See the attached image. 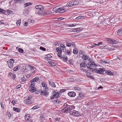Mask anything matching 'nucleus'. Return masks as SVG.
<instances>
[{
    "label": "nucleus",
    "mask_w": 122,
    "mask_h": 122,
    "mask_svg": "<svg viewBox=\"0 0 122 122\" xmlns=\"http://www.w3.org/2000/svg\"><path fill=\"white\" fill-rule=\"evenodd\" d=\"M36 9V13L38 15H47L46 12L44 10V7L41 5H36L35 6Z\"/></svg>",
    "instance_id": "f257e3e1"
},
{
    "label": "nucleus",
    "mask_w": 122,
    "mask_h": 122,
    "mask_svg": "<svg viewBox=\"0 0 122 122\" xmlns=\"http://www.w3.org/2000/svg\"><path fill=\"white\" fill-rule=\"evenodd\" d=\"M53 11L56 13H63L65 12L66 11L65 9L63 8V7H61L56 9L54 8L53 9Z\"/></svg>",
    "instance_id": "f03ea898"
},
{
    "label": "nucleus",
    "mask_w": 122,
    "mask_h": 122,
    "mask_svg": "<svg viewBox=\"0 0 122 122\" xmlns=\"http://www.w3.org/2000/svg\"><path fill=\"white\" fill-rule=\"evenodd\" d=\"M106 41L107 42L112 44H116L117 42V41L111 38H107L106 39Z\"/></svg>",
    "instance_id": "7ed1b4c3"
},
{
    "label": "nucleus",
    "mask_w": 122,
    "mask_h": 122,
    "mask_svg": "<svg viewBox=\"0 0 122 122\" xmlns=\"http://www.w3.org/2000/svg\"><path fill=\"white\" fill-rule=\"evenodd\" d=\"M96 65L94 62L90 61L87 64V68L92 70L91 71H93V69L92 67L93 66L95 67V66Z\"/></svg>",
    "instance_id": "20e7f679"
},
{
    "label": "nucleus",
    "mask_w": 122,
    "mask_h": 122,
    "mask_svg": "<svg viewBox=\"0 0 122 122\" xmlns=\"http://www.w3.org/2000/svg\"><path fill=\"white\" fill-rule=\"evenodd\" d=\"M69 113L70 114L75 115L76 117H78L81 115L79 112L75 110L70 112Z\"/></svg>",
    "instance_id": "39448f33"
},
{
    "label": "nucleus",
    "mask_w": 122,
    "mask_h": 122,
    "mask_svg": "<svg viewBox=\"0 0 122 122\" xmlns=\"http://www.w3.org/2000/svg\"><path fill=\"white\" fill-rule=\"evenodd\" d=\"M76 2L73 1H70L66 5V6L68 7H70L74 5H75L76 4L75 3Z\"/></svg>",
    "instance_id": "423d86ee"
},
{
    "label": "nucleus",
    "mask_w": 122,
    "mask_h": 122,
    "mask_svg": "<svg viewBox=\"0 0 122 122\" xmlns=\"http://www.w3.org/2000/svg\"><path fill=\"white\" fill-rule=\"evenodd\" d=\"M25 118L26 121H30L31 122V119L30 117L29 114L26 113L25 115Z\"/></svg>",
    "instance_id": "0eeeda50"
},
{
    "label": "nucleus",
    "mask_w": 122,
    "mask_h": 122,
    "mask_svg": "<svg viewBox=\"0 0 122 122\" xmlns=\"http://www.w3.org/2000/svg\"><path fill=\"white\" fill-rule=\"evenodd\" d=\"M70 109V108L67 106L62 110V112L65 113H67Z\"/></svg>",
    "instance_id": "6e6552de"
},
{
    "label": "nucleus",
    "mask_w": 122,
    "mask_h": 122,
    "mask_svg": "<svg viewBox=\"0 0 122 122\" xmlns=\"http://www.w3.org/2000/svg\"><path fill=\"white\" fill-rule=\"evenodd\" d=\"M41 94L44 96L47 97L49 93L46 90L43 91L41 90Z\"/></svg>",
    "instance_id": "1a4fd4ad"
},
{
    "label": "nucleus",
    "mask_w": 122,
    "mask_h": 122,
    "mask_svg": "<svg viewBox=\"0 0 122 122\" xmlns=\"http://www.w3.org/2000/svg\"><path fill=\"white\" fill-rule=\"evenodd\" d=\"M66 45L67 46H68V47H70L72 46H74L75 47V44L74 43H73L72 42H67L66 43Z\"/></svg>",
    "instance_id": "9d476101"
},
{
    "label": "nucleus",
    "mask_w": 122,
    "mask_h": 122,
    "mask_svg": "<svg viewBox=\"0 0 122 122\" xmlns=\"http://www.w3.org/2000/svg\"><path fill=\"white\" fill-rule=\"evenodd\" d=\"M68 95L71 97H74L76 95V94L74 92H69L68 93Z\"/></svg>",
    "instance_id": "9b49d317"
},
{
    "label": "nucleus",
    "mask_w": 122,
    "mask_h": 122,
    "mask_svg": "<svg viewBox=\"0 0 122 122\" xmlns=\"http://www.w3.org/2000/svg\"><path fill=\"white\" fill-rule=\"evenodd\" d=\"M36 88L34 86H30L29 87V91L31 92H33L36 90Z\"/></svg>",
    "instance_id": "f8f14e48"
},
{
    "label": "nucleus",
    "mask_w": 122,
    "mask_h": 122,
    "mask_svg": "<svg viewBox=\"0 0 122 122\" xmlns=\"http://www.w3.org/2000/svg\"><path fill=\"white\" fill-rule=\"evenodd\" d=\"M80 67L79 69L82 68H84L86 67V66H87V64H85V63L83 62L81 63L80 64Z\"/></svg>",
    "instance_id": "ddd939ff"
},
{
    "label": "nucleus",
    "mask_w": 122,
    "mask_h": 122,
    "mask_svg": "<svg viewBox=\"0 0 122 122\" xmlns=\"http://www.w3.org/2000/svg\"><path fill=\"white\" fill-rule=\"evenodd\" d=\"M24 102L26 104H30L32 103L31 100L28 99H27L25 100L24 101Z\"/></svg>",
    "instance_id": "4468645a"
},
{
    "label": "nucleus",
    "mask_w": 122,
    "mask_h": 122,
    "mask_svg": "<svg viewBox=\"0 0 122 122\" xmlns=\"http://www.w3.org/2000/svg\"><path fill=\"white\" fill-rule=\"evenodd\" d=\"M39 79V78L38 77H36L34 78L31 80L30 81L31 83H33L35 82L38 81Z\"/></svg>",
    "instance_id": "2eb2a0df"
},
{
    "label": "nucleus",
    "mask_w": 122,
    "mask_h": 122,
    "mask_svg": "<svg viewBox=\"0 0 122 122\" xmlns=\"http://www.w3.org/2000/svg\"><path fill=\"white\" fill-rule=\"evenodd\" d=\"M105 72L106 74L108 75H113V73L111 71H110L106 70L105 71Z\"/></svg>",
    "instance_id": "dca6fc26"
},
{
    "label": "nucleus",
    "mask_w": 122,
    "mask_h": 122,
    "mask_svg": "<svg viewBox=\"0 0 122 122\" xmlns=\"http://www.w3.org/2000/svg\"><path fill=\"white\" fill-rule=\"evenodd\" d=\"M49 84L50 86H51L52 87H56L55 83L51 81H48Z\"/></svg>",
    "instance_id": "f3484780"
},
{
    "label": "nucleus",
    "mask_w": 122,
    "mask_h": 122,
    "mask_svg": "<svg viewBox=\"0 0 122 122\" xmlns=\"http://www.w3.org/2000/svg\"><path fill=\"white\" fill-rule=\"evenodd\" d=\"M14 1L15 3H23L24 2V0H15Z\"/></svg>",
    "instance_id": "a211bd4d"
},
{
    "label": "nucleus",
    "mask_w": 122,
    "mask_h": 122,
    "mask_svg": "<svg viewBox=\"0 0 122 122\" xmlns=\"http://www.w3.org/2000/svg\"><path fill=\"white\" fill-rule=\"evenodd\" d=\"M117 35L119 36H122V28H121L118 30Z\"/></svg>",
    "instance_id": "6ab92c4d"
},
{
    "label": "nucleus",
    "mask_w": 122,
    "mask_h": 122,
    "mask_svg": "<svg viewBox=\"0 0 122 122\" xmlns=\"http://www.w3.org/2000/svg\"><path fill=\"white\" fill-rule=\"evenodd\" d=\"M60 48L61 49H62L63 50H64V49L66 47L65 46L64 44L61 43L60 45Z\"/></svg>",
    "instance_id": "aec40b11"
},
{
    "label": "nucleus",
    "mask_w": 122,
    "mask_h": 122,
    "mask_svg": "<svg viewBox=\"0 0 122 122\" xmlns=\"http://www.w3.org/2000/svg\"><path fill=\"white\" fill-rule=\"evenodd\" d=\"M13 111L18 112H19L20 111V110L19 108L15 107L13 108Z\"/></svg>",
    "instance_id": "412c9836"
},
{
    "label": "nucleus",
    "mask_w": 122,
    "mask_h": 122,
    "mask_svg": "<svg viewBox=\"0 0 122 122\" xmlns=\"http://www.w3.org/2000/svg\"><path fill=\"white\" fill-rule=\"evenodd\" d=\"M80 70L82 71L83 72H89V71L88 70L85 69H84V68H81L80 69Z\"/></svg>",
    "instance_id": "4be33fe9"
},
{
    "label": "nucleus",
    "mask_w": 122,
    "mask_h": 122,
    "mask_svg": "<svg viewBox=\"0 0 122 122\" xmlns=\"http://www.w3.org/2000/svg\"><path fill=\"white\" fill-rule=\"evenodd\" d=\"M32 3L31 2H28L25 3L24 4V6L25 7H26L32 5Z\"/></svg>",
    "instance_id": "5701e85b"
},
{
    "label": "nucleus",
    "mask_w": 122,
    "mask_h": 122,
    "mask_svg": "<svg viewBox=\"0 0 122 122\" xmlns=\"http://www.w3.org/2000/svg\"><path fill=\"white\" fill-rule=\"evenodd\" d=\"M74 30H75L76 31H80L82 30V28H74L73 29Z\"/></svg>",
    "instance_id": "b1692460"
},
{
    "label": "nucleus",
    "mask_w": 122,
    "mask_h": 122,
    "mask_svg": "<svg viewBox=\"0 0 122 122\" xmlns=\"http://www.w3.org/2000/svg\"><path fill=\"white\" fill-rule=\"evenodd\" d=\"M82 58L84 60H86L88 59V57L86 55H83L82 56Z\"/></svg>",
    "instance_id": "393cba45"
},
{
    "label": "nucleus",
    "mask_w": 122,
    "mask_h": 122,
    "mask_svg": "<svg viewBox=\"0 0 122 122\" xmlns=\"http://www.w3.org/2000/svg\"><path fill=\"white\" fill-rule=\"evenodd\" d=\"M42 84L43 87L44 88L46 89V90L47 89H48V88H46L47 86L45 83L44 82H43L42 83Z\"/></svg>",
    "instance_id": "a878e982"
},
{
    "label": "nucleus",
    "mask_w": 122,
    "mask_h": 122,
    "mask_svg": "<svg viewBox=\"0 0 122 122\" xmlns=\"http://www.w3.org/2000/svg\"><path fill=\"white\" fill-rule=\"evenodd\" d=\"M56 49L58 53H61L62 51L61 49L59 47H57L56 48Z\"/></svg>",
    "instance_id": "bb28decb"
},
{
    "label": "nucleus",
    "mask_w": 122,
    "mask_h": 122,
    "mask_svg": "<svg viewBox=\"0 0 122 122\" xmlns=\"http://www.w3.org/2000/svg\"><path fill=\"white\" fill-rule=\"evenodd\" d=\"M54 94L55 96V98H58L60 97V93H59L57 92L55 93V92Z\"/></svg>",
    "instance_id": "cd10ccee"
},
{
    "label": "nucleus",
    "mask_w": 122,
    "mask_h": 122,
    "mask_svg": "<svg viewBox=\"0 0 122 122\" xmlns=\"http://www.w3.org/2000/svg\"><path fill=\"white\" fill-rule=\"evenodd\" d=\"M99 69L100 71V74H102L104 72V71H105V69L103 68H100Z\"/></svg>",
    "instance_id": "c85d7f7f"
},
{
    "label": "nucleus",
    "mask_w": 122,
    "mask_h": 122,
    "mask_svg": "<svg viewBox=\"0 0 122 122\" xmlns=\"http://www.w3.org/2000/svg\"><path fill=\"white\" fill-rule=\"evenodd\" d=\"M49 62L51 66H55L56 65V64L53 62L49 61Z\"/></svg>",
    "instance_id": "c756f323"
},
{
    "label": "nucleus",
    "mask_w": 122,
    "mask_h": 122,
    "mask_svg": "<svg viewBox=\"0 0 122 122\" xmlns=\"http://www.w3.org/2000/svg\"><path fill=\"white\" fill-rule=\"evenodd\" d=\"M20 66H16L14 69L13 70L14 71H16L19 69Z\"/></svg>",
    "instance_id": "7c9ffc66"
},
{
    "label": "nucleus",
    "mask_w": 122,
    "mask_h": 122,
    "mask_svg": "<svg viewBox=\"0 0 122 122\" xmlns=\"http://www.w3.org/2000/svg\"><path fill=\"white\" fill-rule=\"evenodd\" d=\"M6 12V11L0 8V13L4 14Z\"/></svg>",
    "instance_id": "2f4dec72"
},
{
    "label": "nucleus",
    "mask_w": 122,
    "mask_h": 122,
    "mask_svg": "<svg viewBox=\"0 0 122 122\" xmlns=\"http://www.w3.org/2000/svg\"><path fill=\"white\" fill-rule=\"evenodd\" d=\"M52 57V56L50 55H47L46 57H45V59H48V60L49 59L51 58Z\"/></svg>",
    "instance_id": "473e14b6"
},
{
    "label": "nucleus",
    "mask_w": 122,
    "mask_h": 122,
    "mask_svg": "<svg viewBox=\"0 0 122 122\" xmlns=\"http://www.w3.org/2000/svg\"><path fill=\"white\" fill-rule=\"evenodd\" d=\"M65 53L66 54L68 55H70L71 54V51L68 50L66 51Z\"/></svg>",
    "instance_id": "72a5a7b5"
},
{
    "label": "nucleus",
    "mask_w": 122,
    "mask_h": 122,
    "mask_svg": "<svg viewBox=\"0 0 122 122\" xmlns=\"http://www.w3.org/2000/svg\"><path fill=\"white\" fill-rule=\"evenodd\" d=\"M93 71H95L97 73L100 74V69L99 70L96 68H95L94 69H93Z\"/></svg>",
    "instance_id": "f704fd0d"
},
{
    "label": "nucleus",
    "mask_w": 122,
    "mask_h": 122,
    "mask_svg": "<svg viewBox=\"0 0 122 122\" xmlns=\"http://www.w3.org/2000/svg\"><path fill=\"white\" fill-rule=\"evenodd\" d=\"M8 65L9 67L10 68H12L13 66V65L12 62H11V63L9 64Z\"/></svg>",
    "instance_id": "c9c22d12"
},
{
    "label": "nucleus",
    "mask_w": 122,
    "mask_h": 122,
    "mask_svg": "<svg viewBox=\"0 0 122 122\" xmlns=\"http://www.w3.org/2000/svg\"><path fill=\"white\" fill-rule=\"evenodd\" d=\"M100 61V62L102 63H104L105 64H109V62H107L106 61L103 60H101Z\"/></svg>",
    "instance_id": "e433bc0d"
},
{
    "label": "nucleus",
    "mask_w": 122,
    "mask_h": 122,
    "mask_svg": "<svg viewBox=\"0 0 122 122\" xmlns=\"http://www.w3.org/2000/svg\"><path fill=\"white\" fill-rule=\"evenodd\" d=\"M30 22H25L24 24H23V26H26L28 25L29 23Z\"/></svg>",
    "instance_id": "4c0bfd02"
},
{
    "label": "nucleus",
    "mask_w": 122,
    "mask_h": 122,
    "mask_svg": "<svg viewBox=\"0 0 122 122\" xmlns=\"http://www.w3.org/2000/svg\"><path fill=\"white\" fill-rule=\"evenodd\" d=\"M7 12L8 15L12 13V11L11 10H7Z\"/></svg>",
    "instance_id": "58836bf2"
},
{
    "label": "nucleus",
    "mask_w": 122,
    "mask_h": 122,
    "mask_svg": "<svg viewBox=\"0 0 122 122\" xmlns=\"http://www.w3.org/2000/svg\"><path fill=\"white\" fill-rule=\"evenodd\" d=\"M86 76L88 77H91V76L90 75V74L88 72H86Z\"/></svg>",
    "instance_id": "ea45409f"
},
{
    "label": "nucleus",
    "mask_w": 122,
    "mask_h": 122,
    "mask_svg": "<svg viewBox=\"0 0 122 122\" xmlns=\"http://www.w3.org/2000/svg\"><path fill=\"white\" fill-rule=\"evenodd\" d=\"M21 22V20L20 19L17 22V24H18L19 25H20V23Z\"/></svg>",
    "instance_id": "a19ab883"
},
{
    "label": "nucleus",
    "mask_w": 122,
    "mask_h": 122,
    "mask_svg": "<svg viewBox=\"0 0 122 122\" xmlns=\"http://www.w3.org/2000/svg\"><path fill=\"white\" fill-rule=\"evenodd\" d=\"M61 53H58L57 54L58 56L61 58H62V56L61 55Z\"/></svg>",
    "instance_id": "79ce46f5"
},
{
    "label": "nucleus",
    "mask_w": 122,
    "mask_h": 122,
    "mask_svg": "<svg viewBox=\"0 0 122 122\" xmlns=\"http://www.w3.org/2000/svg\"><path fill=\"white\" fill-rule=\"evenodd\" d=\"M69 64L72 65H73V61L71 59V60H69Z\"/></svg>",
    "instance_id": "37998d69"
},
{
    "label": "nucleus",
    "mask_w": 122,
    "mask_h": 122,
    "mask_svg": "<svg viewBox=\"0 0 122 122\" xmlns=\"http://www.w3.org/2000/svg\"><path fill=\"white\" fill-rule=\"evenodd\" d=\"M40 49L41 50L44 51H45L46 50V49L45 48L43 47L42 46H41L40 47Z\"/></svg>",
    "instance_id": "c03bdc74"
},
{
    "label": "nucleus",
    "mask_w": 122,
    "mask_h": 122,
    "mask_svg": "<svg viewBox=\"0 0 122 122\" xmlns=\"http://www.w3.org/2000/svg\"><path fill=\"white\" fill-rule=\"evenodd\" d=\"M20 53H22L23 52V50L21 48H19L18 49Z\"/></svg>",
    "instance_id": "a18cd8bd"
},
{
    "label": "nucleus",
    "mask_w": 122,
    "mask_h": 122,
    "mask_svg": "<svg viewBox=\"0 0 122 122\" xmlns=\"http://www.w3.org/2000/svg\"><path fill=\"white\" fill-rule=\"evenodd\" d=\"M38 108V106L37 105H36V106H34L32 108V109H36Z\"/></svg>",
    "instance_id": "49530a36"
},
{
    "label": "nucleus",
    "mask_w": 122,
    "mask_h": 122,
    "mask_svg": "<svg viewBox=\"0 0 122 122\" xmlns=\"http://www.w3.org/2000/svg\"><path fill=\"white\" fill-rule=\"evenodd\" d=\"M66 91V90L65 89H61L60 91L59 92L60 93H62L65 92Z\"/></svg>",
    "instance_id": "de8ad7c7"
},
{
    "label": "nucleus",
    "mask_w": 122,
    "mask_h": 122,
    "mask_svg": "<svg viewBox=\"0 0 122 122\" xmlns=\"http://www.w3.org/2000/svg\"><path fill=\"white\" fill-rule=\"evenodd\" d=\"M7 115L8 116V117L10 118L11 116L10 113L9 112H8L7 113Z\"/></svg>",
    "instance_id": "09e8293b"
},
{
    "label": "nucleus",
    "mask_w": 122,
    "mask_h": 122,
    "mask_svg": "<svg viewBox=\"0 0 122 122\" xmlns=\"http://www.w3.org/2000/svg\"><path fill=\"white\" fill-rule=\"evenodd\" d=\"M63 59L64 60V61L65 62H66L67 61V57H63Z\"/></svg>",
    "instance_id": "8fccbe9b"
},
{
    "label": "nucleus",
    "mask_w": 122,
    "mask_h": 122,
    "mask_svg": "<svg viewBox=\"0 0 122 122\" xmlns=\"http://www.w3.org/2000/svg\"><path fill=\"white\" fill-rule=\"evenodd\" d=\"M73 53L74 54H76L78 53V52L77 51L74 49L73 51Z\"/></svg>",
    "instance_id": "3c124183"
},
{
    "label": "nucleus",
    "mask_w": 122,
    "mask_h": 122,
    "mask_svg": "<svg viewBox=\"0 0 122 122\" xmlns=\"http://www.w3.org/2000/svg\"><path fill=\"white\" fill-rule=\"evenodd\" d=\"M82 17V16H79L76 17V20H78L80 19H81V18Z\"/></svg>",
    "instance_id": "603ef678"
},
{
    "label": "nucleus",
    "mask_w": 122,
    "mask_h": 122,
    "mask_svg": "<svg viewBox=\"0 0 122 122\" xmlns=\"http://www.w3.org/2000/svg\"><path fill=\"white\" fill-rule=\"evenodd\" d=\"M21 86V85H18L16 87L17 89H18L20 88Z\"/></svg>",
    "instance_id": "864d4df0"
},
{
    "label": "nucleus",
    "mask_w": 122,
    "mask_h": 122,
    "mask_svg": "<svg viewBox=\"0 0 122 122\" xmlns=\"http://www.w3.org/2000/svg\"><path fill=\"white\" fill-rule=\"evenodd\" d=\"M53 95L51 97V99H54L55 97V96L53 93Z\"/></svg>",
    "instance_id": "5fc2aeb1"
},
{
    "label": "nucleus",
    "mask_w": 122,
    "mask_h": 122,
    "mask_svg": "<svg viewBox=\"0 0 122 122\" xmlns=\"http://www.w3.org/2000/svg\"><path fill=\"white\" fill-rule=\"evenodd\" d=\"M34 92H35V93L36 94H38L39 92V91H37L36 89Z\"/></svg>",
    "instance_id": "6e6d98bb"
},
{
    "label": "nucleus",
    "mask_w": 122,
    "mask_h": 122,
    "mask_svg": "<svg viewBox=\"0 0 122 122\" xmlns=\"http://www.w3.org/2000/svg\"><path fill=\"white\" fill-rule=\"evenodd\" d=\"M12 78L13 79H14L16 77V75L15 74H13L12 75Z\"/></svg>",
    "instance_id": "4d7b16f0"
},
{
    "label": "nucleus",
    "mask_w": 122,
    "mask_h": 122,
    "mask_svg": "<svg viewBox=\"0 0 122 122\" xmlns=\"http://www.w3.org/2000/svg\"><path fill=\"white\" fill-rule=\"evenodd\" d=\"M79 95L80 96L79 97V98H80V97H82L83 96V95L81 93H80L79 94Z\"/></svg>",
    "instance_id": "13d9d810"
},
{
    "label": "nucleus",
    "mask_w": 122,
    "mask_h": 122,
    "mask_svg": "<svg viewBox=\"0 0 122 122\" xmlns=\"http://www.w3.org/2000/svg\"><path fill=\"white\" fill-rule=\"evenodd\" d=\"M32 97L31 95L29 96L27 99H28L30 100L31 99Z\"/></svg>",
    "instance_id": "bf43d9fd"
},
{
    "label": "nucleus",
    "mask_w": 122,
    "mask_h": 122,
    "mask_svg": "<svg viewBox=\"0 0 122 122\" xmlns=\"http://www.w3.org/2000/svg\"><path fill=\"white\" fill-rule=\"evenodd\" d=\"M16 101H15V100H13L12 101L11 103L13 104V105H14L15 103H16Z\"/></svg>",
    "instance_id": "052dcab7"
},
{
    "label": "nucleus",
    "mask_w": 122,
    "mask_h": 122,
    "mask_svg": "<svg viewBox=\"0 0 122 122\" xmlns=\"http://www.w3.org/2000/svg\"><path fill=\"white\" fill-rule=\"evenodd\" d=\"M28 66H29V67L31 69H34V67L32 66L28 65Z\"/></svg>",
    "instance_id": "680f3d73"
},
{
    "label": "nucleus",
    "mask_w": 122,
    "mask_h": 122,
    "mask_svg": "<svg viewBox=\"0 0 122 122\" xmlns=\"http://www.w3.org/2000/svg\"><path fill=\"white\" fill-rule=\"evenodd\" d=\"M25 80V79L24 77H22L21 78V81H24Z\"/></svg>",
    "instance_id": "e2e57ef3"
},
{
    "label": "nucleus",
    "mask_w": 122,
    "mask_h": 122,
    "mask_svg": "<svg viewBox=\"0 0 122 122\" xmlns=\"http://www.w3.org/2000/svg\"><path fill=\"white\" fill-rule=\"evenodd\" d=\"M107 50H108L109 51H112L114 50L113 49V48H107Z\"/></svg>",
    "instance_id": "0e129e2a"
},
{
    "label": "nucleus",
    "mask_w": 122,
    "mask_h": 122,
    "mask_svg": "<svg viewBox=\"0 0 122 122\" xmlns=\"http://www.w3.org/2000/svg\"><path fill=\"white\" fill-rule=\"evenodd\" d=\"M2 103H1V102L0 103V104H1V107L2 108H3V109H4V106H3V105H2Z\"/></svg>",
    "instance_id": "69168bd1"
},
{
    "label": "nucleus",
    "mask_w": 122,
    "mask_h": 122,
    "mask_svg": "<svg viewBox=\"0 0 122 122\" xmlns=\"http://www.w3.org/2000/svg\"><path fill=\"white\" fill-rule=\"evenodd\" d=\"M70 107H71L72 109H75V106L73 105H71L70 106Z\"/></svg>",
    "instance_id": "338daca9"
},
{
    "label": "nucleus",
    "mask_w": 122,
    "mask_h": 122,
    "mask_svg": "<svg viewBox=\"0 0 122 122\" xmlns=\"http://www.w3.org/2000/svg\"><path fill=\"white\" fill-rule=\"evenodd\" d=\"M31 83H32L30 86H34L35 84V83H34V82Z\"/></svg>",
    "instance_id": "774afa93"
}]
</instances>
